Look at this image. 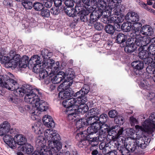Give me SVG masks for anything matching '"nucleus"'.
<instances>
[{
  "instance_id": "obj_1",
  "label": "nucleus",
  "mask_w": 155,
  "mask_h": 155,
  "mask_svg": "<svg viewBox=\"0 0 155 155\" xmlns=\"http://www.w3.org/2000/svg\"><path fill=\"white\" fill-rule=\"evenodd\" d=\"M142 126L136 125L135 126L136 130L141 132L140 134L138 132L133 137V138L137 140L136 142L137 147H140L142 149L145 148L148 143L146 137L142 134L143 132H151L153 129H155V113L151 114L148 120L143 122Z\"/></svg>"
},
{
  "instance_id": "obj_2",
  "label": "nucleus",
  "mask_w": 155,
  "mask_h": 155,
  "mask_svg": "<svg viewBox=\"0 0 155 155\" xmlns=\"http://www.w3.org/2000/svg\"><path fill=\"white\" fill-rule=\"evenodd\" d=\"M55 131L50 129L46 130L45 132V135L48 141L49 148L44 146L41 148L39 153L45 154L50 153L52 152H58L61 149L62 145L59 141L60 140L59 135L54 132Z\"/></svg>"
},
{
  "instance_id": "obj_3",
  "label": "nucleus",
  "mask_w": 155,
  "mask_h": 155,
  "mask_svg": "<svg viewBox=\"0 0 155 155\" xmlns=\"http://www.w3.org/2000/svg\"><path fill=\"white\" fill-rule=\"evenodd\" d=\"M108 133L115 132L117 134L115 136H112L111 139L113 141H117L118 142L120 141V143H123V141H124L123 136L121 135L123 134L124 131V128L122 127H121L119 125H116L113 126L110 128L108 130Z\"/></svg>"
},
{
  "instance_id": "obj_4",
  "label": "nucleus",
  "mask_w": 155,
  "mask_h": 155,
  "mask_svg": "<svg viewBox=\"0 0 155 155\" xmlns=\"http://www.w3.org/2000/svg\"><path fill=\"white\" fill-rule=\"evenodd\" d=\"M82 2L85 4V8L88 9L91 6L93 7L98 8L99 9L103 10L105 8V3L102 0H81Z\"/></svg>"
},
{
  "instance_id": "obj_5",
  "label": "nucleus",
  "mask_w": 155,
  "mask_h": 155,
  "mask_svg": "<svg viewBox=\"0 0 155 155\" xmlns=\"http://www.w3.org/2000/svg\"><path fill=\"white\" fill-rule=\"evenodd\" d=\"M3 86L5 88L11 91H13L15 94L17 96H19V94H16L17 90L19 89V84L17 82L13 79L9 78L5 81Z\"/></svg>"
},
{
  "instance_id": "obj_6",
  "label": "nucleus",
  "mask_w": 155,
  "mask_h": 155,
  "mask_svg": "<svg viewBox=\"0 0 155 155\" xmlns=\"http://www.w3.org/2000/svg\"><path fill=\"white\" fill-rule=\"evenodd\" d=\"M49 77H51V80L52 82L54 84H57L65 78V74L63 71L59 72L56 75H54L53 72H48V75Z\"/></svg>"
},
{
  "instance_id": "obj_7",
  "label": "nucleus",
  "mask_w": 155,
  "mask_h": 155,
  "mask_svg": "<svg viewBox=\"0 0 155 155\" xmlns=\"http://www.w3.org/2000/svg\"><path fill=\"white\" fill-rule=\"evenodd\" d=\"M37 89L33 87L31 85L28 84L25 85L23 87H20L17 90V94H19V97H22L25 94L28 93H31L34 91H38Z\"/></svg>"
},
{
  "instance_id": "obj_8",
  "label": "nucleus",
  "mask_w": 155,
  "mask_h": 155,
  "mask_svg": "<svg viewBox=\"0 0 155 155\" xmlns=\"http://www.w3.org/2000/svg\"><path fill=\"white\" fill-rule=\"evenodd\" d=\"M111 144L110 142H101L99 145L100 150H102L103 154L105 155H116L115 151H109Z\"/></svg>"
},
{
  "instance_id": "obj_9",
  "label": "nucleus",
  "mask_w": 155,
  "mask_h": 155,
  "mask_svg": "<svg viewBox=\"0 0 155 155\" xmlns=\"http://www.w3.org/2000/svg\"><path fill=\"white\" fill-rule=\"evenodd\" d=\"M130 36L134 37L131 38V40H132V41L134 42V45H136L140 47H142L146 45L147 43L144 39V37L142 36L140 34L134 35V36L133 35Z\"/></svg>"
},
{
  "instance_id": "obj_10",
  "label": "nucleus",
  "mask_w": 155,
  "mask_h": 155,
  "mask_svg": "<svg viewBox=\"0 0 155 155\" xmlns=\"http://www.w3.org/2000/svg\"><path fill=\"white\" fill-rule=\"evenodd\" d=\"M40 64H37L33 67V71L36 73H39V76L41 79H43L47 77L48 75V72L47 71L42 68H41Z\"/></svg>"
},
{
  "instance_id": "obj_11",
  "label": "nucleus",
  "mask_w": 155,
  "mask_h": 155,
  "mask_svg": "<svg viewBox=\"0 0 155 155\" xmlns=\"http://www.w3.org/2000/svg\"><path fill=\"white\" fill-rule=\"evenodd\" d=\"M35 103V111L38 110L41 111H45L48 109V105L47 103L39 98L36 101Z\"/></svg>"
},
{
  "instance_id": "obj_12",
  "label": "nucleus",
  "mask_w": 155,
  "mask_h": 155,
  "mask_svg": "<svg viewBox=\"0 0 155 155\" xmlns=\"http://www.w3.org/2000/svg\"><path fill=\"white\" fill-rule=\"evenodd\" d=\"M4 142L10 147L12 149L16 148V144L15 137L13 138L12 136L9 134H6L3 137Z\"/></svg>"
},
{
  "instance_id": "obj_13",
  "label": "nucleus",
  "mask_w": 155,
  "mask_h": 155,
  "mask_svg": "<svg viewBox=\"0 0 155 155\" xmlns=\"http://www.w3.org/2000/svg\"><path fill=\"white\" fill-rule=\"evenodd\" d=\"M44 142V138L42 136H39L37 138V140L36 141V143L40 147L39 149L37 150L38 151H35L34 153H33L32 155H48V153L45 154V152L42 153H39L40 151L41 148L42 147H44V146H45L43 144Z\"/></svg>"
},
{
  "instance_id": "obj_14",
  "label": "nucleus",
  "mask_w": 155,
  "mask_h": 155,
  "mask_svg": "<svg viewBox=\"0 0 155 155\" xmlns=\"http://www.w3.org/2000/svg\"><path fill=\"white\" fill-rule=\"evenodd\" d=\"M10 127V125L8 122L4 121L0 125V135L2 136L9 133H11Z\"/></svg>"
},
{
  "instance_id": "obj_15",
  "label": "nucleus",
  "mask_w": 155,
  "mask_h": 155,
  "mask_svg": "<svg viewBox=\"0 0 155 155\" xmlns=\"http://www.w3.org/2000/svg\"><path fill=\"white\" fill-rule=\"evenodd\" d=\"M35 91L25 94V101L29 104L34 103L35 101L38 99V96Z\"/></svg>"
},
{
  "instance_id": "obj_16",
  "label": "nucleus",
  "mask_w": 155,
  "mask_h": 155,
  "mask_svg": "<svg viewBox=\"0 0 155 155\" xmlns=\"http://www.w3.org/2000/svg\"><path fill=\"white\" fill-rule=\"evenodd\" d=\"M86 99L84 98L83 99H81V98H71L69 99L68 102H69L70 107L74 106H78L80 104H83L86 102Z\"/></svg>"
},
{
  "instance_id": "obj_17",
  "label": "nucleus",
  "mask_w": 155,
  "mask_h": 155,
  "mask_svg": "<svg viewBox=\"0 0 155 155\" xmlns=\"http://www.w3.org/2000/svg\"><path fill=\"white\" fill-rule=\"evenodd\" d=\"M44 125L49 128H54L55 126L54 123L51 116L45 115L42 119Z\"/></svg>"
},
{
  "instance_id": "obj_18",
  "label": "nucleus",
  "mask_w": 155,
  "mask_h": 155,
  "mask_svg": "<svg viewBox=\"0 0 155 155\" xmlns=\"http://www.w3.org/2000/svg\"><path fill=\"white\" fill-rule=\"evenodd\" d=\"M69 108L68 109L66 113L68 115L67 116V119L71 122H74L75 121V118L77 116V114L76 111H77L76 109H71L70 110Z\"/></svg>"
},
{
  "instance_id": "obj_19",
  "label": "nucleus",
  "mask_w": 155,
  "mask_h": 155,
  "mask_svg": "<svg viewBox=\"0 0 155 155\" xmlns=\"http://www.w3.org/2000/svg\"><path fill=\"white\" fill-rule=\"evenodd\" d=\"M140 31V34L148 36L151 35L153 33L152 28L148 25H143L141 28Z\"/></svg>"
},
{
  "instance_id": "obj_20",
  "label": "nucleus",
  "mask_w": 155,
  "mask_h": 155,
  "mask_svg": "<svg viewBox=\"0 0 155 155\" xmlns=\"http://www.w3.org/2000/svg\"><path fill=\"white\" fill-rule=\"evenodd\" d=\"M40 58L37 55H34L31 57L28 61V67L32 68L34 65L37 64H41Z\"/></svg>"
},
{
  "instance_id": "obj_21",
  "label": "nucleus",
  "mask_w": 155,
  "mask_h": 155,
  "mask_svg": "<svg viewBox=\"0 0 155 155\" xmlns=\"http://www.w3.org/2000/svg\"><path fill=\"white\" fill-rule=\"evenodd\" d=\"M142 24L139 22H136L132 26V31L130 35H134L140 34V31L141 28Z\"/></svg>"
},
{
  "instance_id": "obj_22",
  "label": "nucleus",
  "mask_w": 155,
  "mask_h": 155,
  "mask_svg": "<svg viewBox=\"0 0 155 155\" xmlns=\"http://www.w3.org/2000/svg\"><path fill=\"white\" fill-rule=\"evenodd\" d=\"M95 8L96 7L91 6L88 8V10L85 9L84 10V11H82L80 13H78V14H79V16L80 18V19H87L89 13L91 12V10H92V11H94L95 10Z\"/></svg>"
},
{
  "instance_id": "obj_23",
  "label": "nucleus",
  "mask_w": 155,
  "mask_h": 155,
  "mask_svg": "<svg viewBox=\"0 0 155 155\" xmlns=\"http://www.w3.org/2000/svg\"><path fill=\"white\" fill-rule=\"evenodd\" d=\"M73 95V93L69 90H65L61 91L58 94V97L61 99H69Z\"/></svg>"
},
{
  "instance_id": "obj_24",
  "label": "nucleus",
  "mask_w": 155,
  "mask_h": 155,
  "mask_svg": "<svg viewBox=\"0 0 155 155\" xmlns=\"http://www.w3.org/2000/svg\"><path fill=\"white\" fill-rule=\"evenodd\" d=\"M15 142L19 145H25L27 139L22 134H17L15 136Z\"/></svg>"
},
{
  "instance_id": "obj_25",
  "label": "nucleus",
  "mask_w": 155,
  "mask_h": 155,
  "mask_svg": "<svg viewBox=\"0 0 155 155\" xmlns=\"http://www.w3.org/2000/svg\"><path fill=\"white\" fill-rule=\"evenodd\" d=\"M136 48L134 42L130 40V42L127 44V45L124 48L125 51L127 53H131L134 51Z\"/></svg>"
},
{
  "instance_id": "obj_26",
  "label": "nucleus",
  "mask_w": 155,
  "mask_h": 155,
  "mask_svg": "<svg viewBox=\"0 0 155 155\" xmlns=\"http://www.w3.org/2000/svg\"><path fill=\"white\" fill-rule=\"evenodd\" d=\"M106 4V6L105 8L103 10L99 9L97 7V10L100 11L101 12V16H104V18H108L111 14V11L112 9H111L108 8V6L107 7V4L105 1H104Z\"/></svg>"
},
{
  "instance_id": "obj_27",
  "label": "nucleus",
  "mask_w": 155,
  "mask_h": 155,
  "mask_svg": "<svg viewBox=\"0 0 155 155\" xmlns=\"http://www.w3.org/2000/svg\"><path fill=\"white\" fill-rule=\"evenodd\" d=\"M65 78L64 79L65 80L59 86V88H61L62 90H67L72 84L73 82V80H68L67 79Z\"/></svg>"
},
{
  "instance_id": "obj_28",
  "label": "nucleus",
  "mask_w": 155,
  "mask_h": 155,
  "mask_svg": "<svg viewBox=\"0 0 155 155\" xmlns=\"http://www.w3.org/2000/svg\"><path fill=\"white\" fill-rule=\"evenodd\" d=\"M29 58L26 56H23L21 58L18 63L19 67L25 68L27 66L28 67Z\"/></svg>"
},
{
  "instance_id": "obj_29",
  "label": "nucleus",
  "mask_w": 155,
  "mask_h": 155,
  "mask_svg": "<svg viewBox=\"0 0 155 155\" xmlns=\"http://www.w3.org/2000/svg\"><path fill=\"white\" fill-rule=\"evenodd\" d=\"M131 65L134 68L138 71L141 70L144 67L143 63L140 61H133L131 63Z\"/></svg>"
},
{
  "instance_id": "obj_30",
  "label": "nucleus",
  "mask_w": 155,
  "mask_h": 155,
  "mask_svg": "<svg viewBox=\"0 0 155 155\" xmlns=\"http://www.w3.org/2000/svg\"><path fill=\"white\" fill-rule=\"evenodd\" d=\"M21 150L27 154L31 153L33 151V147L28 143H26L21 149Z\"/></svg>"
},
{
  "instance_id": "obj_31",
  "label": "nucleus",
  "mask_w": 155,
  "mask_h": 155,
  "mask_svg": "<svg viewBox=\"0 0 155 155\" xmlns=\"http://www.w3.org/2000/svg\"><path fill=\"white\" fill-rule=\"evenodd\" d=\"M89 116L87 118H85L86 125H91L92 124L98 121V116H93L89 115Z\"/></svg>"
},
{
  "instance_id": "obj_32",
  "label": "nucleus",
  "mask_w": 155,
  "mask_h": 155,
  "mask_svg": "<svg viewBox=\"0 0 155 155\" xmlns=\"http://www.w3.org/2000/svg\"><path fill=\"white\" fill-rule=\"evenodd\" d=\"M72 7H67L65 8L64 7V11L65 13L70 17H74L77 16V13L75 10L71 8Z\"/></svg>"
},
{
  "instance_id": "obj_33",
  "label": "nucleus",
  "mask_w": 155,
  "mask_h": 155,
  "mask_svg": "<svg viewBox=\"0 0 155 155\" xmlns=\"http://www.w3.org/2000/svg\"><path fill=\"white\" fill-rule=\"evenodd\" d=\"M81 90L82 92L81 96H82V98H81V99H83L84 98H86V102L87 101V98L85 96L88 93L90 90V87L88 85L84 84Z\"/></svg>"
},
{
  "instance_id": "obj_34",
  "label": "nucleus",
  "mask_w": 155,
  "mask_h": 155,
  "mask_svg": "<svg viewBox=\"0 0 155 155\" xmlns=\"http://www.w3.org/2000/svg\"><path fill=\"white\" fill-rule=\"evenodd\" d=\"M131 28L132 23L128 21L124 22L121 26L122 30L126 32L130 31Z\"/></svg>"
},
{
  "instance_id": "obj_35",
  "label": "nucleus",
  "mask_w": 155,
  "mask_h": 155,
  "mask_svg": "<svg viewBox=\"0 0 155 155\" xmlns=\"http://www.w3.org/2000/svg\"><path fill=\"white\" fill-rule=\"evenodd\" d=\"M86 120L85 118H82L77 121L74 122V124H75L76 128L78 129H79L84 127V126H87L86 123L85 121Z\"/></svg>"
},
{
  "instance_id": "obj_36",
  "label": "nucleus",
  "mask_w": 155,
  "mask_h": 155,
  "mask_svg": "<svg viewBox=\"0 0 155 155\" xmlns=\"http://www.w3.org/2000/svg\"><path fill=\"white\" fill-rule=\"evenodd\" d=\"M127 39L126 35L122 33H119L117 35L116 41L117 43L121 44L124 42Z\"/></svg>"
},
{
  "instance_id": "obj_37",
  "label": "nucleus",
  "mask_w": 155,
  "mask_h": 155,
  "mask_svg": "<svg viewBox=\"0 0 155 155\" xmlns=\"http://www.w3.org/2000/svg\"><path fill=\"white\" fill-rule=\"evenodd\" d=\"M108 118L107 115L104 114L100 115L99 117L98 116V121L102 124V128H103V125H104V124L107 121Z\"/></svg>"
},
{
  "instance_id": "obj_38",
  "label": "nucleus",
  "mask_w": 155,
  "mask_h": 155,
  "mask_svg": "<svg viewBox=\"0 0 155 155\" xmlns=\"http://www.w3.org/2000/svg\"><path fill=\"white\" fill-rule=\"evenodd\" d=\"M22 4L24 7L28 9H31L33 6L32 0H23Z\"/></svg>"
},
{
  "instance_id": "obj_39",
  "label": "nucleus",
  "mask_w": 155,
  "mask_h": 155,
  "mask_svg": "<svg viewBox=\"0 0 155 155\" xmlns=\"http://www.w3.org/2000/svg\"><path fill=\"white\" fill-rule=\"evenodd\" d=\"M127 150H129V151L131 152H136V150H137V146L136 142L130 144H128L126 145V147H125Z\"/></svg>"
},
{
  "instance_id": "obj_40",
  "label": "nucleus",
  "mask_w": 155,
  "mask_h": 155,
  "mask_svg": "<svg viewBox=\"0 0 155 155\" xmlns=\"http://www.w3.org/2000/svg\"><path fill=\"white\" fill-rule=\"evenodd\" d=\"M104 30L106 32L112 35L115 31V28L112 25L107 24L105 25Z\"/></svg>"
},
{
  "instance_id": "obj_41",
  "label": "nucleus",
  "mask_w": 155,
  "mask_h": 155,
  "mask_svg": "<svg viewBox=\"0 0 155 155\" xmlns=\"http://www.w3.org/2000/svg\"><path fill=\"white\" fill-rule=\"evenodd\" d=\"M103 22L107 24L113 23L114 28H120L121 26L120 22L117 21V20H103Z\"/></svg>"
},
{
  "instance_id": "obj_42",
  "label": "nucleus",
  "mask_w": 155,
  "mask_h": 155,
  "mask_svg": "<svg viewBox=\"0 0 155 155\" xmlns=\"http://www.w3.org/2000/svg\"><path fill=\"white\" fill-rule=\"evenodd\" d=\"M131 18L139 19V18L138 15L136 13L133 12H128L125 17V19H129Z\"/></svg>"
},
{
  "instance_id": "obj_43",
  "label": "nucleus",
  "mask_w": 155,
  "mask_h": 155,
  "mask_svg": "<svg viewBox=\"0 0 155 155\" xmlns=\"http://www.w3.org/2000/svg\"><path fill=\"white\" fill-rule=\"evenodd\" d=\"M41 54L44 59H48L52 55V53L49 52L47 49H44L41 51Z\"/></svg>"
},
{
  "instance_id": "obj_44",
  "label": "nucleus",
  "mask_w": 155,
  "mask_h": 155,
  "mask_svg": "<svg viewBox=\"0 0 155 155\" xmlns=\"http://www.w3.org/2000/svg\"><path fill=\"white\" fill-rule=\"evenodd\" d=\"M84 104L85 103L83 104H80L77 106L78 111L82 114L85 113L88 110L87 107Z\"/></svg>"
},
{
  "instance_id": "obj_45",
  "label": "nucleus",
  "mask_w": 155,
  "mask_h": 155,
  "mask_svg": "<svg viewBox=\"0 0 155 155\" xmlns=\"http://www.w3.org/2000/svg\"><path fill=\"white\" fill-rule=\"evenodd\" d=\"M88 114V115L97 116V115L101 114V111L99 109L95 107L91 109L89 111Z\"/></svg>"
},
{
  "instance_id": "obj_46",
  "label": "nucleus",
  "mask_w": 155,
  "mask_h": 155,
  "mask_svg": "<svg viewBox=\"0 0 155 155\" xmlns=\"http://www.w3.org/2000/svg\"><path fill=\"white\" fill-rule=\"evenodd\" d=\"M74 9L77 15H78V13H80L82 11H84V10L86 9L85 6H83L82 4H78L75 5Z\"/></svg>"
},
{
  "instance_id": "obj_47",
  "label": "nucleus",
  "mask_w": 155,
  "mask_h": 155,
  "mask_svg": "<svg viewBox=\"0 0 155 155\" xmlns=\"http://www.w3.org/2000/svg\"><path fill=\"white\" fill-rule=\"evenodd\" d=\"M117 150L120 153V155H130V152L129 150H127L125 147H118Z\"/></svg>"
},
{
  "instance_id": "obj_48",
  "label": "nucleus",
  "mask_w": 155,
  "mask_h": 155,
  "mask_svg": "<svg viewBox=\"0 0 155 155\" xmlns=\"http://www.w3.org/2000/svg\"><path fill=\"white\" fill-rule=\"evenodd\" d=\"M64 73L65 75V78H66V79L68 80L71 81L74 77V72L71 70H69L67 72H66V73Z\"/></svg>"
},
{
  "instance_id": "obj_49",
  "label": "nucleus",
  "mask_w": 155,
  "mask_h": 155,
  "mask_svg": "<svg viewBox=\"0 0 155 155\" xmlns=\"http://www.w3.org/2000/svg\"><path fill=\"white\" fill-rule=\"evenodd\" d=\"M97 137H96L95 138L94 137V138H91L90 140L89 143L91 146V147H90V149L91 150L93 149V147H97V145L98 144V142L97 141Z\"/></svg>"
},
{
  "instance_id": "obj_50",
  "label": "nucleus",
  "mask_w": 155,
  "mask_h": 155,
  "mask_svg": "<svg viewBox=\"0 0 155 155\" xmlns=\"http://www.w3.org/2000/svg\"><path fill=\"white\" fill-rule=\"evenodd\" d=\"M149 56V53L147 51L143 49L142 50L139 52L138 56L141 59L144 60Z\"/></svg>"
},
{
  "instance_id": "obj_51",
  "label": "nucleus",
  "mask_w": 155,
  "mask_h": 155,
  "mask_svg": "<svg viewBox=\"0 0 155 155\" xmlns=\"http://www.w3.org/2000/svg\"><path fill=\"white\" fill-rule=\"evenodd\" d=\"M101 123L97 121L93 124H92L91 125L92 127H93V129L97 132L101 129H102L103 131V128H102V124L101 125Z\"/></svg>"
},
{
  "instance_id": "obj_52",
  "label": "nucleus",
  "mask_w": 155,
  "mask_h": 155,
  "mask_svg": "<svg viewBox=\"0 0 155 155\" xmlns=\"http://www.w3.org/2000/svg\"><path fill=\"white\" fill-rule=\"evenodd\" d=\"M24 108L26 110L29 111L31 113L34 114L35 113V106L34 107L31 105H27L25 106Z\"/></svg>"
},
{
  "instance_id": "obj_53",
  "label": "nucleus",
  "mask_w": 155,
  "mask_h": 155,
  "mask_svg": "<svg viewBox=\"0 0 155 155\" xmlns=\"http://www.w3.org/2000/svg\"><path fill=\"white\" fill-rule=\"evenodd\" d=\"M33 6L34 9L37 11H41L43 8V5L38 2H36L33 4Z\"/></svg>"
},
{
  "instance_id": "obj_54",
  "label": "nucleus",
  "mask_w": 155,
  "mask_h": 155,
  "mask_svg": "<svg viewBox=\"0 0 155 155\" xmlns=\"http://www.w3.org/2000/svg\"><path fill=\"white\" fill-rule=\"evenodd\" d=\"M97 8L95 9V10L93 11H91V12H92L91 13L90 15V19H97V18H100V15L96 12L94 11L96 10Z\"/></svg>"
},
{
  "instance_id": "obj_55",
  "label": "nucleus",
  "mask_w": 155,
  "mask_h": 155,
  "mask_svg": "<svg viewBox=\"0 0 155 155\" xmlns=\"http://www.w3.org/2000/svg\"><path fill=\"white\" fill-rule=\"evenodd\" d=\"M18 64V63H17V61H15L12 59H11L9 62L7 64L8 67L14 68H15Z\"/></svg>"
},
{
  "instance_id": "obj_56",
  "label": "nucleus",
  "mask_w": 155,
  "mask_h": 155,
  "mask_svg": "<svg viewBox=\"0 0 155 155\" xmlns=\"http://www.w3.org/2000/svg\"><path fill=\"white\" fill-rule=\"evenodd\" d=\"M124 119L121 116H118L114 118L115 122L117 124H123L124 123Z\"/></svg>"
},
{
  "instance_id": "obj_57",
  "label": "nucleus",
  "mask_w": 155,
  "mask_h": 155,
  "mask_svg": "<svg viewBox=\"0 0 155 155\" xmlns=\"http://www.w3.org/2000/svg\"><path fill=\"white\" fill-rule=\"evenodd\" d=\"M118 11L117 14H115L113 17H112L110 19H121L124 18V16L122 15H119L118 12L120 13L121 10L120 9Z\"/></svg>"
},
{
  "instance_id": "obj_58",
  "label": "nucleus",
  "mask_w": 155,
  "mask_h": 155,
  "mask_svg": "<svg viewBox=\"0 0 155 155\" xmlns=\"http://www.w3.org/2000/svg\"><path fill=\"white\" fill-rule=\"evenodd\" d=\"M148 50L149 53L151 55H155V45H151L148 48Z\"/></svg>"
},
{
  "instance_id": "obj_59",
  "label": "nucleus",
  "mask_w": 155,
  "mask_h": 155,
  "mask_svg": "<svg viewBox=\"0 0 155 155\" xmlns=\"http://www.w3.org/2000/svg\"><path fill=\"white\" fill-rule=\"evenodd\" d=\"M43 3L45 7L49 8L52 6L53 1L52 0H44L43 1Z\"/></svg>"
},
{
  "instance_id": "obj_60",
  "label": "nucleus",
  "mask_w": 155,
  "mask_h": 155,
  "mask_svg": "<svg viewBox=\"0 0 155 155\" xmlns=\"http://www.w3.org/2000/svg\"><path fill=\"white\" fill-rule=\"evenodd\" d=\"M105 132H106L104 131V132H103L102 133H100L99 136L97 137V140H98L99 141L101 142H102L105 140L106 137Z\"/></svg>"
},
{
  "instance_id": "obj_61",
  "label": "nucleus",
  "mask_w": 155,
  "mask_h": 155,
  "mask_svg": "<svg viewBox=\"0 0 155 155\" xmlns=\"http://www.w3.org/2000/svg\"><path fill=\"white\" fill-rule=\"evenodd\" d=\"M41 15L44 18H48L50 16V12L48 9H45L42 10Z\"/></svg>"
},
{
  "instance_id": "obj_62",
  "label": "nucleus",
  "mask_w": 155,
  "mask_h": 155,
  "mask_svg": "<svg viewBox=\"0 0 155 155\" xmlns=\"http://www.w3.org/2000/svg\"><path fill=\"white\" fill-rule=\"evenodd\" d=\"M1 60L2 62L5 64L7 65V64L10 61V58L9 57L7 56L3 55L1 57Z\"/></svg>"
},
{
  "instance_id": "obj_63",
  "label": "nucleus",
  "mask_w": 155,
  "mask_h": 155,
  "mask_svg": "<svg viewBox=\"0 0 155 155\" xmlns=\"http://www.w3.org/2000/svg\"><path fill=\"white\" fill-rule=\"evenodd\" d=\"M117 111L114 110H110L108 113L109 116L110 117L113 118H115L116 117L117 115Z\"/></svg>"
},
{
  "instance_id": "obj_64",
  "label": "nucleus",
  "mask_w": 155,
  "mask_h": 155,
  "mask_svg": "<svg viewBox=\"0 0 155 155\" xmlns=\"http://www.w3.org/2000/svg\"><path fill=\"white\" fill-rule=\"evenodd\" d=\"M154 68H155L151 64L150 65H148L147 67L146 70L148 74H153L154 73L153 70Z\"/></svg>"
}]
</instances>
